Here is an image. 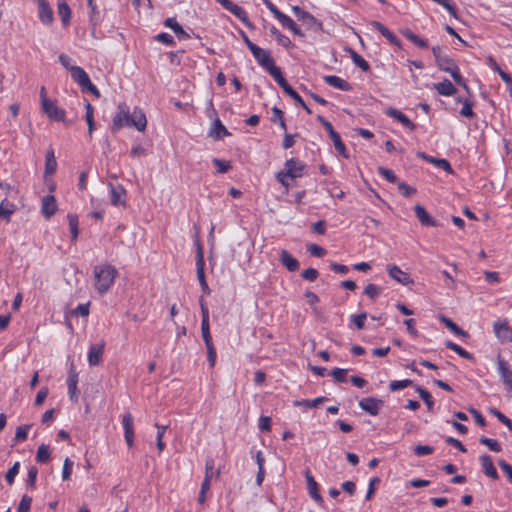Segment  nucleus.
I'll list each match as a JSON object with an SVG mask.
<instances>
[{"mask_svg": "<svg viewBox=\"0 0 512 512\" xmlns=\"http://www.w3.org/2000/svg\"><path fill=\"white\" fill-rule=\"evenodd\" d=\"M118 111L113 118L112 129L118 131L123 127H135L138 131H144L147 126L145 114L140 109H134L130 113L125 103H120L117 107Z\"/></svg>", "mask_w": 512, "mask_h": 512, "instance_id": "f257e3e1", "label": "nucleus"}, {"mask_svg": "<svg viewBox=\"0 0 512 512\" xmlns=\"http://www.w3.org/2000/svg\"><path fill=\"white\" fill-rule=\"evenodd\" d=\"M117 270L110 264H102L94 268V286L99 294L106 293L115 281Z\"/></svg>", "mask_w": 512, "mask_h": 512, "instance_id": "f03ea898", "label": "nucleus"}, {"mask_svg": "<svg viewBox=\"0 0 512 512\" xmlns=\"http://www.w3.org/2000/svg\"><path fill=\"white\" fill-rule=\"evenodd\" d=\"M292 11L299 21L305 24L309 29L321 32L323 31V24L316 19L311 13L304 11L299 6H293Z\"/></svg>", "mask_w": 512, "mask_h": 512, "instance_id": "7ed1b4c3", "label": "nucleus"}, {"mask_svg": "<svg viewBox=\"0 0 512 512\" xmlns=\"http://www.w3.org/2000/svg\"><path fill=\"white\" fill-rule=\"evenodd\" d=\"M216 1L219 2L226 10H228L233 15H235L246 27H248L250 29L253 28V25L250 22L246 11L242 7L234 4L230 0H216Z\"/></svg>", "mask_w": 512, "mask_h": 512, "instance_id": "20e7f679", "label": "nucleus"}, {"mask_svg": "<svg viewBox=\"0 0 512 512\" xmlns=\"http://www.w3.org/2000/svg\"><path fill=\"white\" fill-rule=\"evenodd\" d=\"M196 271H197V278L199 280V283L201 285L203 292L206 294H209L210 288L205 279V263H204V257H203V250H202L201 246H199L197 249Z\"/></svg>", "mask_w": 512, "mask_h": 512, "instance_id": "39448f33", "label": "nucleus"}, {"mask_svg": "<svg viewBox=\"0 0 512 512\" xmlns=\"http://www.w3.org/2000/svg\"><path fill=\"white\" fill-rule=\"evenodd\" d=\"M285 169L283 170L286 175L291 179L299 178L303 175L306 165L299 159L290 158L286 160Z\"/></svg>", "mask_w": 512, "mask_h": 512, "instance_id": "423d86ee", "label": "nucleus"}, {"mask_svg": "<svg viewBox=\"0 0 512 512\" xmlns=\"http://www.w3.org/2000/svg\"><path fill=\"white\" fill-rule=\"evenodd\" d=\"M432 53L440 70L447 72L450 71L453 66H456L453 59L445 54L440 46L433 47Z\"/></svg>", "mask_w": 512, "mask_h": 512, "instance_id": "0eeeda50", "label": "nucleus"}, {"mask_svg": "<svg viewBox=\"0 0 512 512\" xmlns=\"http://www.w3.org/2000/svg\"><path fill=\"white\" fill-rule=\"evenodd\" d=\"M383 405V400L375 397H366L359 401V407L371 416H377Z\"/></svg>", "mask_w": 512, "mask_h": 512, "instance_id": "6e6552de", "label": "nucleus"}, {"mask_svg": "<svg viewBox=\"0 0 512 512\" xmlns=\"http://www.w3.org/2000/svg\"><path fill=\"white\" fill-rule=\"evenodd\" d=\"M251 53L253 54L258 64L261 67H263L266 71L269 69V67L275 64L273 58L271 57V53L268 50L262 49L259 46H257L255 47V49L251 51Z\"/></svg>", "mask_w": 512, "mask_h": 512, "instance_id": "1a4fd4ad", "label": "nucleus"}, {"mask_svg": "<svg viewBox=\"0 0 512 512\" xmlns=\"http://www.w3.org/2000/svg\"><path fill=\"white\" fill-rule=\"evenodd\" d=\"M498 372L503 381L504 385L509 391H512V370L510 369L507 361H505L500 356L497 361Z\"/></svg>", "mask_w": 512, "mask_h": 512, "instance_id": "9d476101", "label": "nucleus"}, {"mask_svg": "<svg viewBox=\"0 0 512 512\" xmlns=\"http://www.w3.org/2000/svg\"><path fill=\"white\" fill-rule=\"evenodd\" d=\"M493 329L496 337L501 342H512V329L510 328L506 320L502 322H495L493 325Z\"/></svg>", "mask_w": 512, "mask_h": 512, "instance_id": "9b49d317", "label": "nucleus"}, {"mask_svg": "<svg viewBox=\"0 0 512 512\" xmlns=\"http://www.w3.org/2000/svg\"><path fill=\"white\" fill-rule=\"evenodd\" d=\"M388 274L389 276L397 281L398 283L408 286L414 284L413 279L410 277V275L403 270H401L400 267L393 265L388 267Z\"/></svg>", "mask_w": 512, "mask_h": 512, "instance_id": "f8f14e48", "label": "nucleus"}, {"mask_svg": "<svg viewBox=\"0 0 512 512\" xmlns=\"http://www.w3.org/2000/svg\"><path fill=\"white\" fill-rule=\"evenodd\" d=\"M110 189V202L114 206L125 205L126 203V190L121 185L108 184Z\"/></svg>", "mask_w": 512, "mask_h": 512, "instance_id": "ddd939ff", "label": "nucleus"}, {"mask_svg": "<svg viewBox=\"0 0 512 512\" xmlns=\"http://www.w3.org/2000/svg\"><path fill=\"white\" fill-rule=\"evenodd\" d=\"M122 425L124 428V436L125 441L128 447H133L134 444V427H133V417L130 413H126L122 418Z\"/></svg>", "mask_w": 512, "mask_h": 512, "instance_id": "4468645a", "label": "nucleus"}, {"mask_svg": "<svg viewBox=\"0 0 512 512\" xmlns=\"http://www.w3.org/2000/svg\"><path fill=\"white\" fill-rule=\"evenodd\" d=\"M42 110L51 120L61 122L65 119V111L58 107L53 101H50L49 103L42 106Z\"/></svg>", "mask_w": 512, "mask_h": 512, "instance_id": "2eb2a0df", "label": "nucleus"}, {"mask_svg": "<svg viewBox=\"0 0 512 512\" xmlns=\"http://www.w3.org/2000/svg\"><path fill=\"white\" fill-rule=\"evenodd\" d=\"M105 343L91 345L88 351V363L90 366H97L102 361Z\"/></svg>", "mask_w": 512, "mask_h": 512, "instance_id": "dca6fc26", "label": "nucleus"}, {"mask_svg": "<svg viewBox=\"0 0 512 512\" xmlns=\"http://www.w3.org/2000/svg\"><path fill=\"white\" fill-rule=\"evenodd\" d=\"M77 383H78V374L74 369V365H71L69 375L67 378V385H68V393L70 400L73 402L78 401V390H77Z\"/></svg>", "mask_w": 512, "mask_h": 512, "instance_id": "f3484780", "label": "nucleus"}, {"mask_svg": "<svg viewBox=\"0 0 512 512\" xmlns=\"http://www.w3.org/2000/svg\"><path fill=\"white\" fill-rule=\"evenodd\" d=\"M37 2L40 21L45 25H50L54 19L51 7L47 0H37Z\"/></svg>", "mask_w": 512, "mask_h": 512, "instance_id": "a211bd4d", "label": "nucleus"}, {"mask_svg": "<svg viewBox=\"0 0 512 512\" xmlns=\"http://www.w3.org/2000/svg\"><path fill=\"white\" fill-rule=\"evenodd\" d=\"M371 25L375 30L379 31L382 36L385 37L391 44L397 46L399 49L402 48L400 39L382 23L373 21Z\"/></svg>", "mask_w": 512, "mask_h": 512, "instance_id": "6ab92c4d", "label": "nucleus"}, {"mask_svg": "<svg viewBox=\"0 0 512 512\" xmlns=\"http://www.w3.org/2000/svg\"><path fill=\"white\" fill-rule=\"evenodd\" d=\"M414 212H415V215L418 218L419 222L423 226H431V227L439 226L438 222L429 215V213L426 211V209L422 205H420V204L415 205Z\"/></svg>", "mask_w": 512, "mask_h": 512, "instance_id": "aec40b11", "label": "nucleus"}, {"mask_svg": "<svg viewBox=\"0 0 512 512\" xmlns=\"http://www.w3.org/2000/svg\"><path fill=\"white\" fill-rule=\"evenodd\" d=\"M385 113L389 117H392L399 121L404 127L408 128L409 130L414 131L416 129V125L401 111L390 107L385 111Z\"/></svg>", "mask_w": 512, "mask_h": 512, "instance_id": "412c9836", "label": "nucleus"}, {"mask_svg": "<svg viewBox=\"0 0 512 512\" xmlns=\"http://www.w3.org/2000/svg\"><path fill=\"white\" fill-rule=\"evenodd\" d=\"M57 211V202L53 195L42 198V213L46 219H50Z\"/></svg>", "mask_w": 512, "mask_h": 512, "instance_id": "4be33fe9", "label": "nucleus"}, {"mask_svg": "<svg viewBox=\"0 0 512 512\" xmlns=\"http://www.w3.org/2000/svg\"><path fill=\"white\" fill-rule=\"evenodd\" d=\"M305 478L307 481V488H308L309 495L311 496V498L314 499L318 503H322L323 498L318 491V484L315 481L314 477L312 476L310 470H308V469L305 471Z\"/></svg>", "mask_w": 512, "mask_h": 512, "instance_id": "5701e85b", "label": "nucleus"}, {"mask_svg": "<svg viewBox=\"0 0 512 512\" xmlns=\"http://www.w3.org/2000/svg\"><path fill=\"white\" fill-rule=\"evenodd\" d=\"M417 156L426 160L429 163L434 164L438 168L446 171L447 173L453 174V169H452L450 163L446 159L434 158V157H431V156L425 154L424 152H418Z\"/></svg>", "mask_w": 512, "mask_h": 512, "instance_id": "b1692460", "label": "nucleus"}, {"mask_svg": "<svg viewBox=\"0 0 512 512\" xmlns=\"http://www.w3.org/2000/svg\"><path fill=\"white\" fill-rule=\"evenodd\" d=\"M279 260L281 264L290 272H295L299 269V262L287 250L283 249L280 252Z\"/></svg>", "mask_w": 512, "mask_h": 512, "instance_id": "393cba45", "label": "nucleus"}, {"mask_svg": "<svg viewBox=\"0 0 512 512\" xmlns=\"http://www.w3.org/2000/svg\"><path fill=\"white\" fill-rule=\"evenodd\" d=\"M71 78L81 87L87 86L90 81L88 74L79 66H71Z\"/></svg>", "mask_w": 512, "mask_h": 512, "instance_id": "a878e982", "label": "nucleus"}, {"mask_svg": "<svg viewBox=\"0 0 512 512\" xmlns=\"http://www.w3.org/2000/svg\"><path fill=\"white\" fill-rule=\"evenodd\" d=\"M480 461L485 475L494 480L498 479L499 476L492 462V458L489 455H482L480 456Z\"/></svg>", "mask_w": 512, "mask_h": 512, "instance_id": "bb28decb", "label": "nucleus"}, {"mask_svg": "<svg viewBox=\"0 0 512 512\" xmlns=\"http://www.w3.org/2000/svg\"><path fill=\"white\" fill-rule=\"evenodd\" d=\"M164 25L170 28L180 40H186L190 38V35L182 28V26L176 21L175 18H167Z\"/></svg>", "mask_w": 512, "mask_h": 512, "instance_id": "cd10ccee", "label": "nucleus"}, {"mask_svg": "<svg viewBox=\"0 0 512 512\" xmlns=\"http://www.w3.org/2000/svg\"><path fill=\"white\" fill-rule=\"evenodd\" d=\"M324 81L325 83H327L328 85L334 87V88H337L339 90H342V91H350L351 90V85L343 80L342 78L338 77V76H335V75H327V76H324Z\"/></svg>", "mask_w": 512, "mask_h": 512, "instance_id": "c85d7f7f", "label": "nucleus"}, {"mask_svg": "<svg viewBox=\"0 0 512 512\" xmlns=\"http://www.w3.org/2000/svg\"><path fill=\"white\" fill-rule=\"evenodd\" d=\"M433 88L443 96H452L457 92L455 86L448 79H444L440 83H434Z\"/></svg>", "mask_w": 512, "mask_h": 512, "instance_id": "c756f323", "label": "nucleus"}, {"mask_svg": "<svg viewBox=\"0 0 512 512\" xmlns=\"http://www.w3.org/2000/svg\"><path fill=\"white\" fill-rule=\"evenodd\" d=\"M326 131L329 134L331 140L333 141L336 151L339 152L345 158H347L348 155L346 154V147L345 144L342 142L340 135L334 130L333 126H330V128L326 129Z\"/></svg>", "mask_w": 512, "mask_h": 512, "instance_id": "7c9ffc66", "label": "nucleus"}, {"mask_svg": "<svg viewBox=\"0 0 512 512\" xmlns=\"http://www.w3.org/2000/svg\"><path fill=\"white\" fill-rule=\"evenodd\" d=\"M209 135L213 136L215 139H222L224 136H229L230 132L222 124L220 119L216 117L213 122V125H212Z\"/></svg>", "mask_w": 512, "mask_h": 512, "instance_id": "2f4dec72", "label": "nucleus"}, {"mask_svg": "<svg viewBox=\"0 0 512 512\" xmlns=\"http://www.w3.org/2000/svg\"><path fill=\"white\" fill-rule=\"evenodd\" d=\"M402 35L419 48H428V41L413 33L410 29L401 30Z\"/></svg>", "mask_w": 512, "mask_h": 512, "instance_id": "473e14b6", "label": "nucleus"}, {"mask_svg": "<svg viewBox=\"0 0 512 512\" xmlns=\"http://www.w3.org/2000/svg\"><path fill=\"white\" fill-rule=\"evenodd\" d=\"M281 25L289 29L294 35L304 37V33L301 31L299 26L294 22L292 18L284 14L279 20Z\"/></svg>", "mask_w": 512, "mask_h": 512, "instance_id": "72a5a7b5", "label": "nucleus"}, {"mask_svg": "<svg viewBox=\"0 0 512 512\" xmlns=\"http://www.w3.org/2000/svg\"><path fill=\"white\" fill-rule=\"evenodd\" d=\"M345 50L349 53L353 63L357 67H359L364 72H367L370 70L369 63L361 55H359L355 50H353L352 48H346Z\"/></svg>", "mask_w": 512, "mask_h": 512, "instance_id": "f704fd0d", "label": "nucleus"}, {"mask_svg": "<svg viewBox=\"0 0 512 512\" xmlns=\"http://www.w3.org/2000/svg\"><path fill=\"white\" fill-rule=\"evenodd\" d=\"M58 14L61 18L62 24L67 26L71 18V9L65 0L58 1Z\"/></svg>", "mask_w": 512, "mask_h": 512, "instance_id": "c9c22d12", "label": "nucleus"}, {"mask_svg": "<svg viewBox=\"0 0 512 512\" xmlns=\"http://www.w3.org/2000/svg\"><path fill=\"white\" fill-rule=\"evenodd\" d=\"M57 168V162L54 156V151L50 149L46 153L45 157V175H52L55 173Z\"/></svg>", "mask_w": 512, "mask_h": 512, "instance_id": "e433bc0d", "label": "nucleus"}, {"mask_svg": "<svg viewBox=\"0 0 512 512\" xmlns=\"http://www.w3.org/2000/svg\"><path fill=\"white\" fill-rule=\"evenodd\" d=\"M326 400H327L326 397L321 396V397H318V398H315V399H312V400H295L293 402V404L296 407L304 406L305 408L312 409V408L318 407L320 404H322Z\"/></svg>", "mask_w": 512, "mask_h": 512, "instance_id": "4c0bfd02", "label": "nucleus"}, {"mask_svg": "<svg viewBox=\"0 0 512 512\" xmlns=\"http://www.w3.org/2000/svg\"><path fill=\"white\" fill-rule=\"evenodd\" d=\"M270 33L275 37L279 45L285 48H289L292 46L291 40L287 36L282 34L275 26H271Z\"/></svg>", "mask_w": 512, "mask_h": 512, "instance_id": "58836bf2", "label": "nucleus"}, {"mask_svg": "<svg viewBox=\"0 0 512 512\" xmlns=\"http://www.w3.org/2000/svg\"><path fill=\"white\" fill-rule=\"evenodd\" d=\"M51 452L50 448L46 444H41L38 447L37 453H36V461L38 463H47L50 460Z\"/></svg>", "mask_w": 512, "mask_h": 512, "instance_id": "ea45409f", "label": "nucleus"}, {"mask_svg": "<svg viewBox=\"0 0 512 512\" xmlns=\"http://www.w3.org/2000/svg\"><path fill=\"white\" fill-rule=\"evenodd\" d=\"M415 390L426 404L428 411H432L434 407V401L431 394L426 389L417 385L415 386Z\"/></svg>", "mask_w": 512, "mask_h": 512, "instance_id": "a19ab883", "label": "nucleus"}, {"mask_svg": "<svg viewBox=\"0 0 512 512\" xmlns=\"http://www.w3.org/2000/svg\"><path fill=\"white\" fill-rule=\"evenodd\" d=\"M445 346L454 351L455 353H457L460 357L464 358V359H468V360H471L473 359V356L471 353H469L468 351H466L465 349H463L461 346H459L458 344L452 342V341H446L445 342Z\"/></svg>", "mask_w": 512, "mask_h": 512, "instance_id": "79ce46f5", "label": "nucleus"}, {"mask_svg": "<svg viewBox=\"0 0 512 512\" xmlns=\"http://www.w3.org/2000/svg\"><path fill=\"white\" fill-rule=\"evenodd\" d=\"M441 321L445 324V326L452 331L454 334L458 336H464L466 337L468 334L465 332L462 328H460L455 322H453L451 319L442 316Z\"/></svg>", "mask_w": 512, "mask_h": 512, "instance_id": "37998d69", "label": "nucleus"}, {"mask_svg": "<svg viewBox=\"0 0 512 512\" xmlns=\"http://www.w3.org/2000/svg\"><path fill=\"white\" fill-rule=\"evenodd\" d=\"M479 442L483 445H486L493 452H500L502 450L501 445L498 443L496 439L482 436L479 439Z\"/></svg>", "mask_w": 512, "mask_h": 512, "instance_id": "c03bdc74", "label": "nucleus"}, {"mask_svg": "<svg viewBox=\"0 0 512 512\" xmlns=\"http://www.w3.org/2000/svg\"><path fill=\"white\" fill-rule=\"evenodd\" d=\"M412 385H413V381L409 380V379L393 380L389 383V389H390V391L394 392V391H398V390L404 389V388L412 386Z\"/></svg>", "mask_w": 512, "mask_h": 512, "instance_id": "a18cd8bd", "label": "nucleus"}, {"mask_svg": "<svg viewBox=\"0 0 512 512\" xmlns=\"http://www.w3.org/2000/svg\"><path fill=\"white\" fill-rule=\"evenodd\" d=\"M490 413L493 414L503 425H505L512 432V421L501 413L496 408H490Z\"/></svg>", "mask_w": 512, "mask_h": 512, "instance_id": "49530a36", "label": "nucleus"}, {"mask_svg": "<svg viewBox=\"0 0 512 512\" xmlns=\"http://www.w3.org/2000/svg\"><path fill=\"white\" fill-rule=\"evenodd\" d=\"M67 218L69 221L72 239L75 240L78 237V216L75 214H68Z\"/></svg>", "mask_w": 512, "mask_h": 512, "instance_id": "de8ad7c7", "label": "nucleus"}, {"mask_svg": "<svg viewBox=\"0 0 512 512\" xmlns=\"http://www.w3.org/2000/svg\"><path fill=\"white\" fill-rule=\"evenodd\" d=\"M448 73H450L451 77L453 78V80L458 84V85H461L463 86L464 89L468 90V86L464 80V78L462 77V75L460 74L459 72V69L457 66H453L450 71H447Z\"/></svg>", "mask_w": 512, "mask_h": 512, "instance_id": "09e8293b", "label": "nucleus"}, {"mask_svg": "<svg viewBox=\"0 0 512 512\" xmlns=\"http://www.w3.org/2000/svg\"><path fill=\"white\" fill-rule=\"evenodd\" d=\"M377 171H378V173L381 176H383L390 183H397L398 182L397 176L395 175V173L391 169H388V168L380 166V167L377 168Z\"/></svg>", "mask_w": 512, "mask_h": 512, "instance_id": "8fccbe9b", "label": "nucleus"}, {"mask_svg": "<svg viewBox=\"0 0 512 512\" xmlns=\"http://www.w3.org/2000/svg\"><path fill=\"white\" fill-rule=\"evenodd\" d=\"M20 463L15 462L14 465L7 471L5 479L9 485H12L15 481L16 476L19 473Z\"/></svg>", "mask_w": 512, "mask_h": 512, "instance_id": "3c124183", "label": "nucleus"}, {"mask_svg": "<svg viewBox=\"0 0 512 512\" xmlns=\"http://www.w3.org/2000/svg\"><path fill=\"white\" fill-rule=\"evenodd\" d=\"M38 475V469L35 466H31L28 469L26 486L33 489L35 487L36 479Z\"/></svg>", "mask_w": 512, "mask_h": 512, "instance_id": "603ef678", "label": "nucleus"}, {"mask_svg": "<svg viewBox=\"0 0 512 512\" xmlns=\"http://www.w3.org/2000/svg\"><path fill=\"white\" fill-rule=\"evenodd\" d=\"M458 101L462 102L460 98L458 99ZM460 115L466 118H473L475 115L472 109V103L467 99L463 101V106L460 110Z\"/></svg>", "mask_w": 512, "mask_h": 512, "instance_id": "864d4df0", "label": "nucleus"}, {"mask_svg": "<svg viewBox=\"0 0 512 512\" xmlns=\"http://www.w3.org/2000/svg\"><path fill=\"white\" fill-rule=\"evenodd\" d=\"M32 504V498L27 494H24L17 507V512H30Z\"/></svg>", "mask_w": 512, "mask_h": 512, "instance_id": "5fc2aeb1", "label": "nucleus"}, {"mask_svg": "<svg viewBox=\"0 0 512 512\" xmlns=\"http://www.w3.org/2000/svg\"><path fill=\"white\" fill-rule=\"evenodd\" d=\"M434 2H436L439 5H441L442 7H444L452 17H454L456 19L458 18L457 9L455 7V4L452 3L450 0H435Z\"/></svg>", "mask_w": 512, "mask_h": 512, "instance_id": "6e6d98bb", "label": "nucleus"}, {"mask_svg": "<svg viewBox=\"0 0 512 512\" xmlns=\"http://www.w3.org/2000/svg\"><path fill=\"white\" fill-rule=\"evenodd\" d=\"M219 471L214 472V460L209 457L205 461V479H212L214 474L219 475Z\"/></svg>", "mask_w": 512, "mask_h": 512, "instance_id": "4d7b16f0", "label": "nucleus"}, {"mask_svg": "<svg viewBox=\"0 0 512 512\" xmlns=\"http://www.w3.org/2000/svg\"><path fill=\"white\" fill-rule=\"evenodd\" d=\"M87 2L90 8V22L93 26H96L99 22V12L97 10V6L93 0H87Z\"/></svg>", "mask_w": 512, "mask_h": 512, "instance_id": "13d9d810", "label": "nucleus"}, {"mask_svg": "<svg viewBox=\"0 0 512 512\" xmlns=\"http://www.w3.org/2000/svg\"><path fill=\"white\" fill-rule=\"evenodd\" d=\"M381 293V288L376 286L375 284H368L364 289V294H366L372 300H375Z\"/></svg>", "mask_w": 512, "mask_h": 512, "instance_id": "bf43d9fd", "label": "nucleus"}, {"mask_svg": "<svg viewBox=\"0 0 512 512\" xmlns=\"http://www.w3.org/2000/svg\"><path fill=\"white\" fill-rule=\"evenodd\" d=\"M212 162L217 167V171L219 173H226L231 169V164L229 161L214 158Z\"/></svg>", "mask_w": 512, "mask_h": 512, "instance_id": "052dcab7", "label": "nucleus"}, {"mask_svg": "<svg viewBox=\"0 0 512 512\" xmlns=\"http://www.w3.org/2000/svg\"><path fill=\"white\" fill-rule=\"evenodd\" d=\"M366 318H367V313L366 312H362V313L357 314V315H352L350 317L351 321L354 323L356 328L359 329V330L364 328Z\"/></svg>", "mask_w": 512, "mask_h": 512, "instance_id": "680f3d73", "label": "nucleus"}, {"mask_svg": "<svg viewBox=\"0 0 512 512\" xmlns=\"http://www.w3.org/2000/svg\"><path fill=\"white\" fill-rule=\"evenodd\" d=\"M348 370L347 369H342V368H335L331 371V375L332 377L334 378V380L336 382H339V383H344L346 382V374H347Z\"/></svg>", "mask_w": 512, "mask_h": 512, "instance_id": "e2e57ef3", "label": "nucleus"}, {"mask_svg": "<svg viewBox=\"0 0 512 512\" xmlns=\"http://www.w3.org/2000/svg\"><path fill=\"white\" fill-rule=\"evenodd\" d=\"M73 461L66 458L63 463L62 479L64 481L69 480L72 474Z\"/></svg>", "mask_w": 512, "mask_h": 512, "instance_id": "0e129e2a", "label": "nucleus"}, {"mask_svg": "<svg viewBox=\"0 0 512 512\" xmlns=\"http://www.w3.org/2000/svg\"><path fill=\"white\" fill-rule=\"evenodd\" d=\"M30 429V425L19 426L16 429L15 433V441H25L28 437V430Z\"/></svg>", "mask_w": 512, "mask_h": 512, "instance_id": "69168bd1", "label": "nucleus"}, {"mask_svg": "<svg viewBox=\"0 0 512 512\" xmlns=\"http://www.w3.org/2000/svg\"><path fill=\"white\" fill-rule=\"evenodd\" d=\"M398 189L404 197H410L416 193V189L409 186L405 182H398Z\"/></svg>", "mask_w": 512, "mask_h": 512, "instance_id": "338daca9", "label": "nucleus"}, {"mask_svg": "<svg viewBox=\"0 0 512 512\" xmlns=\"http://www.w3.org/2000/svg\"><path fill=\"white\" fill-rule=\"evenodd\" d=\"M318 275V270H316L315 268H308L302 272L301 277L304 280L313 282L317 279Z\"/></svg>", "mask_w": 512, "mask_h": 512, "instance_id": "774afa93", "label": "nucleus"}]
</instances>
